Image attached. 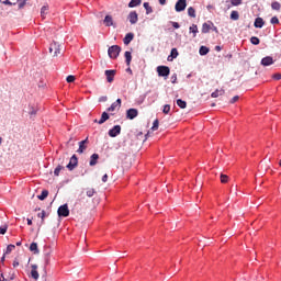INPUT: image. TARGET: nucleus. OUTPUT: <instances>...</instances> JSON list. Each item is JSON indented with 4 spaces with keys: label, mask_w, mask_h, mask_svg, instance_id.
<instances>
[{
    "label": "nucleus",
    "mask_w": 281,
    "mask_h": 281,
    "mask_svg": "<svg viewBox=\"0 0 281 281\" xmlns=\"http://www.w3.org/2000/svg\"><path fill=\"white\" fill-rule=\"evenodd\" d=\"M121 52H122V48L117 45H113L108 49V54L110 58H117Z\"/></svg>",
    "instance_id": "1"
},
{
    "label": "nucleus",
    "mask_w": 281,
    "mask_h": 281,
    "mask_svg": "<svg viewBox=\"0 0 281 281\" xmlns=\"http://www.w3.org/2000/svg\"><path fill=\"white\" fill-rule=\"evenodd\" d=\"M61 49L63 45L58 44L57 42H53L49 46V54H53V56H58Z\"/></svg>",
    "instance_id": "2"
},
{
    "label": "nucleus",
    "mask_w": 281,
    "mask_h": 281,
    "mask_svg": "<svg viewBox=\"0 0 281 281\" xmlns=\"http://www.w3.org/2000/svg\"><path fill=\"white\" fill-rule=\"evenodd\" d=\"M157 71L158 76L162 78H168V76H170V68L168 66H158Z\"/></svg>",
    "instance_id": "3"
},
{
    "label": "nucleus",
    "mask_w": 281,
    "mask_h": 281,
    "mask_svg": "<svg viewBox=\"0 0 281 281\" xmlns=\"http://www.w3.org/2000/svg\"><path fill=\"white\" fill-rule=\"evenodd\" d=\"M57 214L58 216H64V217L69 216V206L67 204L59 206Z\"/></svg>",
    "instance_id": "4"
},
{
    "label": "nucleus",
    "mask_w": 281,
    "mask_h": 281,
    "mask_svg": "<svg viewBox=\"0 0 281 281\" xmlns=\"http://www.w3.org/2000/svg\"><path fill=\"white\" fill-rule=\"evenodd\" d=\"M187 5H188L187 0H178L175 7L176 12H183Z\"/></svg>",
    "instance_id": "5"
},
{
    "label": "nucleus",
    "mask_w": 281,
    "mask_h": 281,
    "mask_svg": "<svg viewBox=\"0 0 281 281\" xmlns=\"http://www.w3.org/2000/svg\"><path fill=\"white\" fill-rule=\"evenodd\" d=\"M120 133H122V126L115 125L113 128H111V130L108 132V135H109L110 137H117V135H120Z\"/></svg>",
    "instance_id": "6"
},
{
    "label": "nucleus",
    "mask_w": 281,
    "mask_h": 281,
    "mask_svg": "<svg viewBox=\"0 0 281 281\" xmlns=\"http://www.w3.org/2000/svg\"><path fill=\"white\" fill-rule=\"evenodd\" d=\"M127 20L130 21L131 25H135V23L139 21L137 12L135 11L130 12V14L127 15Z\"/></svg>",
    "instance_id": "7"
},
{
    "label": "nucleus",
    "mask_w": 281,
    "mask_h": 281,
    "mask_svg": "<svg viewBox=\"0 0 281 281\" xmlns=\"http://www.w3.org/2000/svg\"><path fill=\"white\" fill-rule=\"evenodd\" d=\"M103 23L105 27H115V22H113V16L111 15H105Z\"/></svg>",
    "instance_id": "8"
},
{
    "label": "nucleus",
    "mask_w": 281,
    "mask_h": 281,
    "mask_svg": "<svg viewBox=\"0 0 281 281\" xmlns=\"http://www.w3.org/2000/svg\"><path fill=\"white\" fill-rule=\"evenodd\" d=\"M87 144H89V138H86L85 140L79 142V148H78L77 153L82 155V153H85V150H87Z\"/></svg>",
    "instance_id": "9"
},
{
    "label": "nucleus",
    "mask_w": 281,
    "mask_h": 281,
    "mask_svg": "<svg viewBox=\"0 0 281 281\" xmlns=\"http://www.w3.org/2000/svg\"><path fill=\"white\" fill-rule=\"evenodd\" d=\"M76 166H78V157H76V155H74L70 158L69 164L67 165L68 170H74V168H76Z\"/></svg>",
    "instance_id": "10"
},
{
    "label": "nucleus",
    "mask_w": 281,
    "mask_h": 281,
    "mask_svg": "<svg viewBox=\"0 0 281 281\" xmlns=\"http://www.w3.org/2000/svg\"><path fill=\"white\" fill-rule=\"evenodd\" d=\"M138 115L137 109H130L126 112L127 120H135V117Z\"/></svg>",
    "instance_id": "11"
},
{
    "label": "nucleus",
    "mask_w": 281,
    "mask_h": 281,
    "mask_svg": "<svg viewBox=\"0 0 281 281\" xmlns=\"http://www.w3.org/2000/svg\"><path fill=\"white\" fill-rule=\"evenodd\" d=\"M261 65L263 67H270V65H273V57L267 56L261 59Z\"/></svg>",
    "instance_id": "12"
},
{
    "label": "nucleus",
    "mask_w": 281,
    "mask_h": 281,
    "mask_svg": "<svg viewBox=\"0 0 281 281\" xmlns=\"http://www.w3.org/2000/svg\"><path fill=\"white\" fill-rule=\"evenodd\" d=\"M122 106V99H117L111 106L108 109L109 112L115 111V109H120Z\"/></svg>",
    "instance_id": "13"
},
{
    "label": "nucleus",
    "mask_w": 281,
    "mask_h": 281,
    "mask_svg": "<svg viewBox=\"0 0 281 281\" xmlns=\"http://www.w3.org/2000/svg\"><path fill=\"white\" fill-rule=\"evenodd\" d=\"M106 81L113 82L115 78V70H105Z\"/></svg>",
    "instance_id": "14"
},
{
    "label": "nucleus",
    "mask_w": 281,
    "mask_h": 281,
    "mask_svg": "<svg viewBox=\"0 0 281 281\" xmlns=\"http://www.w3.org/2000/svg\"><path fill=\"white\" fill-rule=\"evenodd\" d=\"M135 38V34L127 33L123 40L124 45H131V42Z\"/></svg>",
    "instance_id": "15"
},
{
    "label": "nucleus",
    "mask_w": 281,
    "mask_h": 281,
    "mask_svg": "<svg viewBox=\"0 0 281 281\" xmlns=\"http://www.w3.org/2000/svg\"><path fill=\"white\" fill-rule=\"evenodd\" d=\"M177 56H179V52L177 50V48H172L170 56H168L167 60L172 61L175 60V58H177Z\"/></svg>",
    "instance_id": "16"
},
{
    "label": "nucleus",
    "mask_w": 281,
    "mask_h": 281,
    "mask_svg": "<svg viewBox=\"0 0 281 281\" xmlns=\"http://www.w3.org/2000/svg\"><path fill=\"white\" fill-rule=\"evenodd\" d=\"M106 120H109V113L103 112L101 115V119L99 121L94 120V122H98V124H104V122H106Z\"/></svg>",
    "instance_id": "17"
},
{
    "label": "nucleus",
    "mask_w": 281,
    "mask_h": 281,
    "mask_svg": "<svg viewBox=\"0 0 281 281\" xmlns=\"http://www.w3.org/2000/svg\"><path fill=\"white\" fill-rule=\"evenodd\" d=\"M265 25V20L262 18H257L255 20V27L262 29Z\"/></svg>",
    "instance_id": "18"
},
{
    "label": "nucleus",
    "mask_w": 281,
    "mask_h": 281,
    "mask_svg": "<svg viewBox=\"0 0 281 281\" xmlns=\"http://www.w3.org/2000/svg\"><path fill=\"white\" fill-rule=\"evenodd\" d=\"M190 34H193V38L196 37V34H199V27L196 24H192L189 29Z\"/></svg>",
    "instance_id": "19"
},
{
    "label": "nucleus",
    "mask_w": 281,
    "mask_h": 281,
    "mask_svg": "<svg viewBox=\"0 0 281 281\" xmlns=\"http://www.w3.org/2000/svg\"><path fill=\"white\" fill-rule=\"evenodd\" d=\"M199 54L200 56H207V54H210V48H207V46H201Z\"/></svg>",
    "instance_id": "20"
},
{
    "label": "nucleus",
    "mask_w": 281,
    "mask_h": 281,
    "mask_svg": "<svg viewBox=\"0 0 281 281\" xmlns=\"http://www.w3.org/2000/svg\"><path fill=\"white\" fill-rule=\"evenodd\" d=\"M98 159H100V156L98 154H93L90 157V166H95V164H98Z\"/></svg>",
    "instance_id": "21"
},
{
    "label": "nucleus",
    "mask_w": 281,
    "mask_h": 281,
    "mask_svg": "<svg viewBox=\"0 0 281 281\" xmlns=\"http://www.w3.org/2000/svg\"><path fill=\"white\" fill-rule=\"evenodd\" d=\"M210 30H212V23H204L202 25V33L203 34H207V32H210Z\"/></svg>",
    "instance_id": "22"
},
{
    "label": "nucleus",
    "mask_w": 281,
    "mask_h": 281,
    "mask_svg": "<svg viewBox=\"0 0 281 281\" xmlns=\"http://www.w3.org/2000/svg\"><path fill=\"white\" fill-rule=\"evenodd\" d=\"M133 60V56L131 55V52H125V63H126V66H131V61Z\"/></svg>",
    "instance_id": "23"
},
{
    "label": "nucleus",
    "mask_w": 281,
    "mask_h": 281,
    "mask_svg": "<svg viewBox=\"0 0 281 281\" xmlns=\"http://www.w3.org/2000/svg\"><path fill=\"white\" fill-rule=\"evenodd\" d=\"M49 256H52V250L50 249H45L44 260H45L46 265H49Z\"/></svg>",
    "instance_id": "24"
},
{
    "label": "nucleus",
    "mask_w": 281,
    "mask_h": 281,
    "mask_svg": "<svg viewBox=\"0 0 281 281\" xmlns=\"http://www.w3.org/2000/svg\"><path fill=\"white\" fill-rule=\"evenodd\" d=\"M47 12H49V7L48 5L42 7V9H41L42 19H45V16H47Z\"/></svg>",
    "instance_id": "25"
},
{
    "label": "nucleus",
    "mask_w": 281,
    "mask_h": 281,
    "mask_svg": "<svg viewBox=\"0 0 281 281\" xmlns=\"http://www.w3.org/2000/svg\"><path fill=\"white\" fill-rule=\"evenodd\" d=\"M30 251H33L34 254H40L38 244L32 243L30 246Z\"/></svg>",
    "instance_id": "26"
},
{
    "label": "nucleus",
    "mask_w": 281,
    "mask_h": 281,
    "mask_svg": "<svg viewBox=\"0 0 281 281\" xmlns=\"http://www.w3.org/2000/svg\"><path fill=\"white\" fill-rule=\"evenodd\" d=\"M142 3V0H131L128 3V8H137Z\"/></svg>",
    "instance_id": "27"
},
{
    "label": "nucleus",
    "mask_w": 281,
    "mask_h": 281,
    "mask_svg": "<svg viewBox=\"0 0 281 281\" xmlns=\"http://www.w3.org/2000/svg\"><path fill=\"white\" fill-rule=\"evenodd\" d=\"M46 196H49V191L44 190L42 191V194L37 196V199H40V201H45Z\"/></svg>",
    "instance_id": "28"
},
{
    "label": "nucleus",
    "mask_w": 281,
    "mask_h": 281,
    "mask_svg": "<svg viewBox=\"0 0 281 281\" xmlns=\"http://www.w3.org/2000/svg\"><path fill=\"white\" fill-rule=\"evenodd\" d=\"M176 102L180 109H186V106H188V103L181 99H178Z\"/></svg>",
    "instance_id": "29"
},
{
    "label": "nucleus",
    "mask_w": 281,
    "mask_h": 281,
    "mask_svg": "<svg viewBox=\"0 0 281 281\" xmlns=\"http://www.w3.org/2000/svg\"><path fill=\"white\" fill-rule=\"evenodd\" d=\"M231 19L232 21H238V19H240V14H238V11H232Z\"/></svg>",
    "instance_id": "30"
},
{
    "label": "nucleus",
    "mask_w": 281,
    "mask_h": 281,
    "mask_svg": "<svg viewBox=\"0 0 281 281\" xmlns=\"http://www.w3.org/2000/svg\"><path fill=\"white\" fill-rule=\"evenodd\" d=\"M188 14L192 18V19H196V11L194 10V8L190 7L188 9Z\"/></svg>",
    "instance_id": "31"
},
{
    "label": "nucleus",
    "mask_w": 281,
    "mask_h": 281,
    "mask_svg": "<svg viewBox=\"0 0 281 281\" xmlns=\"http://www.w3.org/2000/svg\"><path fill=\"white\" fill-rule=\"evenodd\" d=\"M220 179L221 183H227V181H229V176L221 173Z\"/></svg>",
    "instance_id": "32"
},
{
    "label": "nucleus",
    "mask_w": 281,
    "mask_h": 281,
    "mask_svg": "<svg viewBox=\"0 0 281 281\" xmlns=\"http://www.w3.org/2000/svg\"><path fill=\"white\" fill-rule=\"evenodd\" d=\"M223 93H225L224 90H215V91L211 94V97H212V98H218V95H223Z\"/></svg>",
    "instance_id": "33"
},
{
    "label": "nucleus",
    "mask_w": 281,
    "mask_h": 281,
    "mask_svg": "<svg viewBox=\"0 0 281 281\" xmlns=\"http://www.w3.org/2000/svg\"><path fill=\"white\" fill-rule=\"evenodd\" d=\"M143 5L146 10V14H150V12H153V8H150V4H148V2H145Z\"/></svg>",
    "instance_id": "34"
},
{
    "label": "nucleus",
    "mask_w": 281,
    "mask_h": 281,
    "mask_svg": "<svg viewBox=\"0 0 281 281\" xmlns=\"http://www.w3.org/2000/svg\"><path fill=\"white\" fill-rule=\"evenodd\" d=\"M15 247H16V246H14V245H12V244L9 245V246L7 247V250H5L4 254H7V255L12 254V251H14Z\"/></svg>",
    "instance_id": "35"
},
{
    "label": "nucleus",
    "mask_w": 281,
    "mask_h": 281,
    "mask_svg": "<svg viewBox=\"0 0 281 281\" xmlns=\"http://www.w3.org/2000/svg\"><path fill=\"white\" fill-rule=\"evenodd\" d=\"M250 43H251L252 45H260V40H259L258 37H256V36H252V37L250 38Z\"/></svg>",
    "instance_id": "36"
},
{
    "label": "nucleus",
    "mask_w": 281,
    "mask_h": 281,
    "mask_svg": "<svg viewBox=\"0 0 281 281\" xmlns=\"http://www.w3.org/2000/svg\"><path fill=\"white\" fill-rule=\"evenodd\" d=\"M86 194L89 198L93 196L95 194V189H87Z\"/></svg>",
    "instance_id": "37"
},
{
    "label": "nucleus",
    "mask_w": 281,
    "mask_h": 281,
    "mask_svg": "<svg viewBox=\"0 0 281 281\" xmlns=\"http://www.w3.org/2000/svg\"><path fill=\"white\" fill-rule=\"evenodd\" d=\"M60 170H65V167L58 166V167L54 170L55 177H58V175H60Z\"/></svg>",
    "instance_id": "38"
},
{
    "label": "nucleus",
    "mask_w": 281,
    "mask_h": 281,
    "mask_svg": "<svg viewBox=\"0 0 281 281\" xmlns=\"http://www.w3.org/2000/svg\"><path fill=\"white\" fill-rule=\"evenodd\" d=\"M271 8H272V10H280L281 4H280V2L276 1V2H272Z\"/></svg>",
    "instance_id": "39"
},
{
    "label": "nucleus",
    "mask_w": 281,
    "mask_h": 281,
    "mask_svg": "<svg viewBox=\"0 0 281 281\" xmlns=\"http://www.w3.org/2000/svg\"><path fill=\"white\" fill-rule=\"evenodd\" d=\"M8 232V224H4L3 226H0V234L3 236Z\"/></svg>",
    "instance_id": "40"
},
{
    "label": "nucleus",
    "mask_w": 281,
    "mask_h": 281,
    "mask_svg": "<svg viewBox=\"0 0 281 281\" xmlns=\"http://www.w3.org/2000/svg\"><path fill=\"white\" fill-rule=\"evenodd\" d=\"M31 276L34 280H38V271L37 270H31Z\"/></svg>",
    "instance_id": "41"
},
{
    "label": "nucleus",
    "mask_w": 281,
    "mask_h": 281,
    "mask_svg": "<svg viewBox=\"0 0 281 281\" xmlns=\"http://www.w3.org/2000/svg\"><path fill=\"white\" fill-rule=\"evenodd\" d=\"M162 112L165 113V115H168V113H170V104L164 105Z\"/></svg>",
    "instance_id": "42"
},
{
    "label": "nucleus",
    "mask_w": 281,
    "mask_h": 281,
    "mask_svg": "<svg viewBox=\"0 0 281 281\" xmlns=\"http://www.w3.org/2000/svg\"><path fill=\"white\" fill-rule=\"evenodd\" d=\"M157 128H159V120H155V121H154L151 131H157Z\"/></svg>",
    "instance_id": "43"
},
{
    "label": "nucleus",
    "mask_w": 281,
    "mask_h": 281,
    "mask_svg": "<svg viewBox=\"0 0 281 281\" xmlns=\"http://www.w3.org/2000/svg\"><path fill=\"white\" fill-rule=\"evenodd\" d=\"M38 218L42 220V225L45 223V211H42L41 213L37 214Z\"/></svg>",
    "instance_id": "44"
},
{
    "label": "nucleus",
    "mask_w": 281,
    "mask_h": 281,
    "mask_svg": "<svg viewBox=\"0 0 281 281\" xmlns=\"http://www.w3.org/2000/svg\"><path fill=\"white\" fill-rule=\"evenodd\" d=\"M232 5H241L243 0H231Z\"/></svg>",
    "instance_id": "45"
},
{
    "label": "nucleus",
    "mask_w": 281,
    "mask_h": 281,
    "mask_svg": "<svg viewBox=\"0 0 281 281\" xmlns=\"http://www.w3.org/2000/svg\"><path fill=\"white\" fill-rule=\"evenodd\" d=\"M270 23H272V25H277L278 23H280V20H278L277 16H273V18H271Z\"/></svg>",
    "instance_id": "46"
},
{
    "label": "nucleus",
    "mask_w": 281,
    "mask_h": 281,
    "mask_svg": "<svg viewBox=\"0 0 281 281\" xmlns=\"http://www.w3.org/2000/svg\"><path fill=\"white\" fill-rule=\"evenodd\" d=\"M76 80V77L72 76V75H69L67 78H66V81L67 82H74Z\"/></svg>",
    "instance_id": "47"
},
{
    "label": "nucleus",
    "mask_w": 281,
    "mask_h": 281,
    "mask_svg": "<svg viewBox=\"0 0 281 281\" xmlns=\"http://www.w3.org/2000/svg\"><path fill=\"white\" fill-rule=\"evenodd\" d=\"M239 99H240V97L235 95V97L231 100V104H234L235 102H238Z\"/></svg>",
    "instance_id": "48"
},
{
    "label": "nucleus",
    "mask_w": 281,
    "mask_h": 281,
    "mask_svg": "<svg viewBox=\"0 0 281 281\" xmlns=\"http://www.w3.org/2000/svg\"><path fill=\"white\" fill-rule=\"evenodd\" d=\"M171 82L175 85L177 82V74L171 76Z\"/></svg>",
    "instance_id": "49"
},
{
    "label": "nucleus",
    "mask_w": 281,
    "mask_h": 281,
    "mask_svg": "<svg viewBox=\"0 0 281 281\" xmlns=\"http://www.w3.org/2000/svg\"><path fill=\"white\" fill-rule=\"evenodd\" d=\"M172 27H175L176 30H179L180 25L178 22H171Z\"/></svg>",
    "instance_id": "50"
},
{
    "label": "nucleus",
    "mask_w": 281,
    "mask_h": 281,
    "mask_svg": "<svg viewBox=\"0 0 281 281\" xmlns=\"http://www.w3.org/2000/svg\"><path fill=\"white\" fill-rule=\"evenodd\" d=\"M102 181H103V183H106V181H109V175H104L103 177H102Z\"/></svg>",
    "instance_id": "51"
},
{
    "label": "nucleus",
    "mask_w": 281,
    "mask_h": 281,
    "mask_svg": "<svg viewBox=\"0 0 281 281\" xmlns=\"http://www.w3.org/2000/svg\"><path fill=\"white\" fill-rule=\"evenodd\" d=\"M106 100H109L108 97H100L99 98V102H106Z\"/></svg>",
    "instance_id": "52"
},
{
    "label": "nucleus",
    "mask_w": 281,
    "mask_h": 281,
    "mask_svg": "<svg viewBox=\"0 0 281 281\" xmlns=\"http://www.w3.org/2000/svg\"><path fill=\"white\" fill-rule=\"evenodd\" d=\"M273 79H274V80H281V75H280V74L273 75Z\"/></svg>",
    "instance_id": "53"
},
{
    "label": "nucleus",
    "mask_w": 281,
    "mask_h": 281,
    "mask_svg": "<svg viewBox=\"0 0 281 281\" xmlns=\"http://www.w3.org/2000/svg\"><path fill=\"white\" fill-rule=\"evenodd\" d=\"M2 3H3L4 5H12V2H10V0H4Z\"/></svg>",
    "instance_id": "54"
},
{
    "label": "nucleus",
    "mask_w": 281,
    "mask_h": 281,
    "mask_svg": "<svg viewBox=\"0 0 281 281\" xmlns=\"http://www.w3.org/2000/svg\"><path fill=\"white\" fill-rule=\"evenodd\" d=\"M30 115H36V110H34V108L30 111Z\"/></svg>",
    "instance_id": "55"
},
{
    "label": "nucleus",
    "mask_w": 281,
    "mask_h": 281,
    "mask_svg": "<svg viewBox=\"0 0 281 281\" xmlns=\"http://www.w3.org/2000/svg\"><path fill=\"white\" fill-rule=\"evenodd\" d=\"M0 281H8V279H5V277H3V274H0Z\"/></svg>",
    "instance_id": "56"
},
{
    "label": "nucleus",
    "mask_w": 281,
    "mask_h": 281,
    "mask_svg": "<svg viewBox=\"0 0 281 281\" xmlns=\"http://www.w3.org/2000/svg\"><path fill=\"white\" fill-rule=\"evenodd\" d=\"M37 269H38V266H36V265L32 266V271H36Z\"/></svg>",
    "instance_id": "57"
},
{
    "label": "nucleus",
    "mask_w": 281,
    "mask_h": 281,
    "mask_svg": "<svg viewBox=\"0 0 281 281\" xmlns=\"http://www.w3.org/2000/svg\"><path fill=\"white\" fill-rule=\"evenodd\" d=\"M24 5H25V1L21 2V3L19 4V8H20V9H21V8H24Z\"/></svg>",
    "instance_id": "58"
},
{
    "label": "nucleus",
    "mask_w": 281,
    "mask_h": 281,
    "mask_svg": "<svg viewBox=\"0 0 281 281\" xmlns=\"http://www.w3.org/2000/svg\"><path fill=\"white\" fill-rule=\"evenodd\" d=\"M160 5H166V0H159Z\"/></svg>",
    "instance_id": "59"
},
{
    "label": "nucleus",
    "mask_w": 281,
    "mask_h": 281,
    "mask_svg": "<svg viewBox=\"0 0 281 281\" xmlns=\"http://www.w3.org/2000/svg\"><path fill=\"white\" fill-rule=\"evenodd\" d=\"M13 267H19V261L14 260L13 261Z\"/></svg>",
    "instance_id": "60"
},
{
    "label": "nucleus",
    "mask_w": 281,
    "mask_h": 281,
    "mask_svg": "<svg viewBox=\"0 0 281 281\" xmlns=\"http://www.w3.org/2000/svg\"><path fill=\"white\" fill-rule=\"evenodd\" d=\"M1 262H5V252H4V255L2 256V258H1Z\"/></svg>",
    "instance_id": "61"
},
{
    "label": "nucleus",
    "mask_w": 281,
    "mask_h": 281,
    "mask_svg": "<svg viewBox=\"0 0 281 281\" xmlns=\"http://www.w3.org/2000/svg\"><path fill=\"white\" fill-rule=\"evenodd\" d=\"M216 52H221V46H215Z\"/></svg>",
    "instance_id": "62"
},
{
    "label": "nucleus",
    "mask_w": 281,
    "mask_h": 281,
    "mask_svg": "<svg viewBox=\"0 0 281 281\" xmlns=\"http://www.w3.org/2000/svg\"><path fill=\"white\" fill-rule=\"evenodd\" d=\"M27 225H32V220L27 218Z\"/></svg>",
    "instance_id": "63"
},
{
    "label": "nucleus",
    "mask_w": 281,
    "mask_h": 281,
    "mask_svg": "<svg viewBox=\"0 0 281 281\" xmlns=\"http://www.w3.org/2000/svg\"><path fill=\"white\" fill-rule=\"evenodd\" d=\"M13 279H14V273H12L10 277V280H13Z\"/></svg>",
    "instance_id": "64"
}]
</instances>
